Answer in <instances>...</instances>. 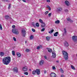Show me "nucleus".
Masks as SVG:
<instances>
[{
  "label": "nucleus",
  "mask_w": 77,
  "mask_h": 77,
  "mask_svg": "<svg viewBox=\"0 0 77 77\" xmlns=\"http://www.w3.org/2000/svg\"><path fill=\"white\" fill-rule=\"evenodd\" d=\"M2 61L3 63L5 65H8L11 62V57H7L3 58Z\"/></svg>",
  "instance_id": "f257e3e1"
},
{
  "label": "nucleus",
  "mask_w": 77,
  "mask_h": 77,
  "mask_svg": "<svg viewBox=\"0 0 77 77\" xmlns=\"http://www.w3.org/2000/svg\"><path fill=\"white\" fill-rule=\"evenodd\" d=\"M62 53L65 60H67L68 57V53L64 51H62Z\"/></svg>",
  "instance_id": "f03ea898"
},
{
  "label": "nucleus",
  "mask_w": 77,
  "mask_h": 77,
  "mask_svg": "<svg viewBox=\"0 0 77 77\" xmlns=\"http://www.w3.org/2000/svg\"><path fill=\"white\" fill-rule=\"evenodd\" d=\"M36 73L37 75L40 74V69H37L35 70H33L32 72V74H35Z\"/></svg>",
  "instance_id": "7ed1b4c3"
},
{
  "label": "nucleus",
  "mask_w": 77,
  "mask_h": 77,
  "mask_svg": "<svg viewBox=\"0 0 77 77\" xmlns=\"http://www.w3.org/2000/svg\"><path fill=\"white\" fill-rule=\"evenodd\" d=\"M12 32L13 33H14L16 35H17L19 33L18 31L15 29H13L12 30Z\"/></svg>",
  "instance_id": "20e7f679"
},
{
  "label": "nucleus",
  "mask_w": 77,
  "mask_h": 77,
  "mask_svg": "<svg viewBox=\"0 0 77 77\" xmlns=\"http://www.w3.org/2000/svg\"><path fill=\"white\" fill-rule=\"evenodd\" d=\"M22 35L24 37L26 36V30L24 29H23L22 30Z\"/></svg>",
  "instance_id": "39448f33"
},
{
  "label": "nucleus",
  "mask_w": 77,
  "mask_h": 77,
  "mask_svg": "<svg viewBox=\"0 0 77 77\" xmlns=\"http://www.w3.org/2000/svg\"><path fill=\"white\" fill-rule=\"evenodd\" d=\"M72 38L74 42H75V41H77V37L76 36H73L72 37Z\"/></svg>",
  "instance_id": "423d86ee"
},
{
  "label": "nucleus",
  "mask_w": 77,
  "mask_h": 77,
  "mask_svg": "<svg viewBox=\"0 0 77 77\" xmlns=\"http://www.w3.org/2000/svg\"><path fill=\"white\" fill-rule=\"evenodd\" d=\"M52 57L54 58H55L56 56V53H55V52L54 51L52 52Z\"/></svg>",
  "instance_id": "0eeeda50"
},
{
  "label": "nucleus",
  "mask_w": 77,
  "mask_h": 77,
  "mask_svg": "<svg viewBox=\"0 0 77 77\" xmlns=\"http://www.w3.org/2000/svg\"><path fill=\"white\" fill-rule=\"evenodd\" d=\"M22 70L23 71H27V67L25 66L22 68Z\"/></svg>",
  "instance_id": "6e6552de"
},
{
  "label": "nucleus",
  "mask_w": 77,
  "mask_h": 77,
  "mask_svg": "<svg viewBox=\"0 0 77 77\" xmlns=\"http://www.w3.org/2000/svg\"><path fill=\"white\" fill-rule=\"evenodd\" d=\"M51 77H56V75L54 73H51Z\"/></svg>",
  "instance_id": "1a4fd4ad"
},
{
  "label": "nucleus",
  "mask_w": 77,
  "mask_h": 77,
  "mask_svg": "<svg viewBox=\"0 0 77 77\" xmlns=\"http://www.w3.org/2000/svg\"><path fill=\"white\" fill-rule=\"evenodd\" d=\"M13 71L14 72H18V69L17 67H14L13 69Z\"/></svg>",
  "instance_id": "9d476101"
},
{
  "label": "nucleus",
  "mask_w": 77,
  "mask_h": 77,
  "mask_svg": "<svg viewBox=\"0 0 77 77\" xmlns=\"http://www.w3.org/2000/svg\"><path fill=\"white\" fill-rule=\"evenodd\" d=\"M39 64L41 66L42 65L44 64V61L43 60H41L39 62Z\"/></svg>",
  "instance_id": "9b49d317"
},
{
  "label": "nucleus",
  "mask_w": 77,
  "mask_h": 77,
  "mask_svg": "<svg viewBox=\"0 0 77 77\" xmlns=\"http://www.w3.org/2000/svg\"><path fill=\"white\" fill-rule=\"evenodd\" d=\"M64 46L65 47H68L69 46V44L68 43V42H66L64 43Z\"/></svg>",
  "instance_id": "f8f14e48"
},
{
  "label": "nucleus",
  "mask_w": 77,
  "mask_h": 77,
  "mask_svg": "<svg viewBox=\"0 0 77 77\" xmlns=\"http://www.w3.org/2000/svg\"><path fill=\"white\" fill-rule=\"evenodd\" d=\"M46 49H47V50H48V52H49L50 53H51V52H52V50L50 48H47Z\"/></svg>",
  "instance_id": "ddd939ff"
},
{
  "label": "nucleus",
  "mask_w": 77,
  "mask_h": 77,
  "mask_svg": "<svg viewBox=\"0 0 77 77\" xmlns=\"http://www.w3.org/2000/svg\"><path fill=\"white\" fill-rule=\"evenodd\" d=\"M65 4L67 6H69V2H68V1H65Z\"/></svg>",
  "instance_id": "4468645a"
},
{
  "label": "nucleus",
  "mask_w": 77,
  "mask_h": 77,
  "mask_svg": "<svg viewBox=\"0 0 77 77\" xmlns=\"http://www.w3.org/2000/svg\"><path fill=\"white\" fill-rule=\"evenodd\" d=\"M5 54L3 52H0V56H1V57H2V56H3Z\"/></svg>",
  "instance_id": "2eb2a0df"
},
{
  "label": "nucleus",
  "mask_w": 77,
  "mask_h": 77,
  "mask_svg": "<svg viewBox=\"0 0 77 77\" xmlns=\"http://www.w3.org/2000/svg\"><path fill=\"white\" fill-rule=\"evenodd\" d=\"M16 54L17 56H18V57H21V54H20V53L18 52H17L16 53Z\"/></svg>",
  "instance_id": "dca6fc26"
},
{
  "label": "nucleus",
  "mask_w": 77,
  "mask_h": 77,
  "mask_svg": "<svg viewBox=\"0 0 77 77\" xmlns=\"http://www.w3.org/2000/svg\"><path fill=\"white\" fill-rule=\"evenodd\" d=\"M67 20L68 21H69L70 22H72L73 21L72 20H71V19H70V18H67Z\"/></svg>",
  "instance_id": "f3484780"
},
{
  "label": "nucleus",
  "mask_w": 77,
  "mask_h": 77,
  "mask_svg": "<svg viewBox=\"0 0 77 77\" xmlns=\"http://www.w3.org/2000/svg\"><path fill=\"white\" fill-rule=\"evenodd\" d=\"M58 34H59V32H56L54 34V36H57Z\"/></svg>",
  "instance_id": "a211bd4d"
},
{
  "label": "nucleus",
  "mask_w": 77,
  "mask_h": 77,
  "mask_svg": "<svg viewBox=\"0 0 77 77\" xmlns=\"http://www.w3.org/2000/svg\"><path fill=\"white\" fill-rule=\"evenodd\" d=\"M9 16H8V15H6L5 16V18L6 19V20H8L9 19Z\"/></svg>",
  "instance_id": "6ab92c4d"
},
{
  "label": "nucleus",
  "mask_w": 77,
  "mask_h": 77,
  "mask_svg": "<svg viewBox=\"0 0 77 77\" xmlns=\"http://www.w3.org/2000/svg\"><path fill=\"white\" fill-rule=\"evenodd\" d=\"M41 26L43 28V27H45V24L44 23H43L42 25H41Z\"/></svg>",
  "instance_id": "aec40b11"
},
{
  "label": "nucleus",
  "mask_w": 77,
  "mask_h": 77,
  "mask_svg": "<svg viewBox=\"0 0 77 77\" xmlns=\"http://www.w3.org/2000/svg\"><path fill=\"white\" fill-rule=\"evenodd\" d=\"M55 24H59L60 23V21L59 20H57L55 21Z\"/></svg>",
  "instance_id": "412c9836"
},
{
  "label": "nucleus",
  "mask_w": 77,
  "mask_h": 77,
  "mask_svg": "<svg viewBox=\"0 0 77 77\" xmlns=\"http://www.w3.org/2000/svg\"><path fill=\"white\" fill-rule=\"evenodd\" d=\"M71 68H72V69H73V70H75V67L74 66H73L71 65Z\"/></svg>",
  "instance_id": "4be33fe9"
},
{
  "label": "nucleus",
  "mask_w": 77,
  "mask_h": 77,
  "mask_svg": "<svg viewBox=\"0 0 77 77\" xmlns=\"http://www.w3.org/2000/svg\"><path fill=\"white\" fill-rule=\"evenodd\" d=\"M58 11H61L62 10V8H59L57 9Z\"/></svg>",
  "instance_id": "5701e85b"
},
{
  "label": "nucleus",
  "mask_w": 77,
  "mask_h": 77,
  "mask_svg": "<svg viewBox=\"0 0 77 77\" xmlns=\"http://www.w3.org/2000/svg\"><path fill=\"white\" fill-rule=\"evenodd\" d=\"M46 7L48 8L49 11H51V8H50V7L48 5L46 6Z\"/></svg>",
  "instance_id": "b1692460"
},
{
  "label": "nucleus",
  "mask_w": 77,
  "mask_h": 77,
  "mask_svg": "<svg viewBox=\"0 0 77 77\" xmlns=\"http://www.w3.org/2000/svg\"><path fill=\"white\" fill-rule=\"evenodd\" d=\"M66 29L64 28V33L63 34H66Z\"/></svg>",
  "instance_id": "393cba45"
},
{
  "label": "nucleus",
  "mask_w": 77,
  "mask_h": 77,
  "mask_svg": "<svg viewBox=\"0 0 77 77\" xmlns=\"http://www.w3.org/2000/svg\"><path fill=\"white\" fill-rule=\"evenodd\" d=\"M12 55H13V56L15 55V51H13L12 52Z\"/></svg>",
  "instance_id": "a878e982"
},
{
  "label": "nucleus",
  "mask_w": 77,
  "mask_h": 77,
  "mask_svg": "<svg viewBox=\"0 0 77 77\" xmlns=\"http://www.w3.org/2000/svg\"><path fill=\"white\" fill-rule=\"evenodd\" d=\"M39 22L40 23H43V21L41 19H40L39 20Z\"/></svg>",
  "instance_id": "bb28decb"
},
{
  "label": "nucleus",
  "mask_w": 77,
  "mask_h": 77,
  "mask_svg": "<svg viewBox=\"0 0 77 77\" xmlns=\"http://www.w3.org/2000/svg\"><path fill=\"white\" fill-rule=\"evenodd\" d=\"M54 32V29H51V31H49V33H53Z\"/></svg>",
  "instance_id": "cd10ccee"
},
{
  "label": "nucleus",
  "mask_w": 77,
  "mask_h": 77,
  "mask_svg": "<svg viewBox=\"0 0 77 77\" xmlns=\"http://www.w3.org/2000/svg\"><path fill=\"white\" fill-rule=\"evenodd\" d=\"M46 39L47 41H49V40H50V37H49L48 36H47L46 37Z\"/></svg>",
  "instance_id": "c85d7f7f"
},
{
  "label": "nucleus",
  "mask_w": 77,
  "mask_h": 77,
  "mask_svg": "<svg viewBox=\"0 0 77 77\" xmlns=\"http://www.w3.org/2000/svg\"><path fill=\"white\" fill-rule=\"evenodd\" d=\"M33 39V35H31L30 37V39L32 40Z\"/></svg>",
  "instance_id": "c756f323"
},
{
  "label": "nucleus",
  "mask_w": 77,
  "mask_h": 77,
  "mask_svg": "<svg viewBox=\"0 0 77 77\" xmlns=\"http://www.w3.org/2000/svg\"><path fill=\"white\" fill-rule=\"evenodd\" d=\"M36 26H37V27H39V23H36Z\"/></svg>",
  "instance_id": "7c9ffc66"
},
{
  "label": "nucleus",
  "mask_w": 77,
  "mask_h": 77,
  "mask_svg": "<svg viewBox=\"0 0 77 77\" xmlns=\"http://www.w3.org/2000/svg\"><path fill=\"white\" fill-rule=\"evenodd\" d=\"M60 71L61 73H63V70H62V69H60Z\"/></svg>",
  "instance_id": "2f4dec72"
},
{
  "label": "nucleus",
  "mask_w": 77,
  "mask_h": 77,
  "mask_svg": "<svg viewBox=\"0 0 77 77\" xmlns=\"http://www.w3.org/2000/svg\"><path fill=\"white\" fill-rule=\"evenodd\" d=\"M0 29L2 30L3 29L2 28V25L1 24H0Z\"/></svg>",
  "instance_id": "473e14b6"
},
{
  "label": "nucleus",
  "mask_w": 77,
  "mask_h": 77,
  "mask_svg": "<svg viewBox=\"0 0 77 77\" xmlns=\"http://www.w3.org/2000/svg\"><path fill=\"white\" fill-rule=\"evenodd\" d=\"M28 72H24V74H25V75H28Z\"/></svg>",
  "instance_id": "72a5a7b5"
},
{
  "label": "nucleus",
  "mask_w": 77,
  "mask_h": 77,
  "mask_svg": "<svg viewBox=\"0 0 77 77\" xmlns=\"http://www.w3.org/2000/svg\"><path fill=\"white\" fill-rule=\"evenodd\" d=\"M30 51V50L28 49H26V52H29V51Z\"/></svg>",
  "instance_id": "f704fd0d"
},
{
  "label": "nucleus",
  "mask_w": 77,
  "mask_h": 77,
  "mask_svg": "<svg viewBox=\"0 0 77 77\" xmlns=\"http://www.w3.org/2000/svg\"><path fill=\"white\" fill-rule=\"evenodd\" d=\"M48 11H47L46 12H45V15H47V14H48Z\"/></svg>",
  "instance_id": "c9c22d12"
},
{
  "label": "nucleus",
  "mask_w": 77,
  "mask_h": 77,
  "mask_svg": "<svg viewBox=\"0 0 77 77\" xmlns=\"http://www.w3.org/2000/svg\"><path fill=\"white\" fill-rule=\"evenodd\" d=\"M10 8H11V4H9V6L8 7V9H10Z\"/></svg>",
  "instance_id": "e433bc0d"
},
{
  "label": "nucleus",
  "mask_w": 77,
  "mask_h": 77,
  "mask_svg": "<svg viewBox=\"0 0 77 77\" xmlns=\"http://www.w3.org/2000/svg\"><path fill=\"white\" fill-rule=\"evenodd\" d=\"M45 31V28H43L41 29L42 32H43V31Z\"/></svg>",
  "instance_id": "4c0bfd02"
},
{
  "label": "nucleus",
  "mask_w": 77,
  "mask_h": 77,
  "mask_svg": "<svg viewBox=\"0 0 77 77\" xmlns=\"http://www.w3.org/2000/svg\"><path fill=\"white\" fill-rule=\"evenodd\" d=\"M32 32H35V29L33 28L32 29Z\"/></svg>",
  "instance_id": "58836bf2"
},
{
  "label": "nucleus",
  "mask_w": 77,
  "mask_h": 77,
  "mask_svg": "<svg viewBox=\"0 0 77 77\" xmlns=\"http://www.w3.org/2000/svg\"><path fill=\"white\" fill-rule=\"evenodd\" d=\"M13 39H14V41H16V38H15V37H13Z\"/></svg>",
  "instance_id": "ea45409f"
},
{
  "label": "nucleus",
  "mask_w": 77,
  "mask_h": 77,
  "mask_svg": "<svg viewBox=\"0 0 77 77\" xmlns=\"http://www.w3.org/2000/svg\"><path fill=\"white\" fill-rule=\"evenodd\" d=\"M37 50H39V49H40V47L39 46L37 47Z\"/></svg>",
  "instance_id": "a19ab883"
},
{
  "label": "nucleus",
  "mask_w": 77,
  "mask_h": 77,
  "mask_svg": "<svg viewBox=\"0 0 77 77\" xmlns=\"http://www.w3.org/2000/svg\"><path fill=\"white\" fill-rule=\"evenodd\" d=\"M48 15L49 17H51V13H49L48 14Z\"/></svg>",
  "instance_id": "79ce46f5"
},
{
  "label": "nucleus",
  "mask_w": 77,
  "mask_h": 77,
  "mask_svg": "<svg viewBox=\"0 0 77 77\" xmlns=\"http://www.w3.org/2000/svg\"><path fill=\"white\" fill-rule=\"evenodd\" d=\"M65 12H68V10L67 9H66L65 10Z\"/></svg>",
  "instance_id": "37998d69"
},
{
  "label": "nucleus",
  "mask_w": 77,
  "mask_h": 77,
  "mask_svg": "<svg viewBox=\"0 0 77 77\" xmlns=\"http://www.w3.org/2000/svg\"><path fill=\"white\" fill-rule=\"evenodd\" d=\"M52 68L53 69H56V67L54 66H53Z\"/></svg>",
  "instance_id": "c03bdc74"
},
{
  "label": "nucleus",
  "mask_w": 77,
  "mask_h": 77,
  "mask_svg": "<svg viewBox=\"0 0 77 77\" xmlns=\"http://www.w3.org/2000/svg\"><path fill=\"white\" fill-rule=\"evenodd\" d=\"M12 27L13 28H15V25H13Z\"/></svg>",
  "instance_id": "a18cd8bd"
},
{
  "label": "nucleus",
  "mask_w": 77,
  "mask_h": 77,
  "mask_svg": "<svg viewBox=\"0 0 77 77\" xmlns=\"http://www.w3.org/2000/svg\"><path fill=\"white\" fill-rule=\"evenodd\" d=\"M61 77H64V75H61Z\"/></svg>",
  "instance_id": "49530a36"
},
{
  "label": "nucleus",
  "mask_w": 77,
  "mask_h": 77,
  "mask_svg": "<svg viewBox=\"0 0 77 77\" xmlns=\"http://www.w3.org/2000/svg\"><path fill=\"white\" fill-rule=\"evenodd\" d=\"M22 1L23 2H26V0H22Z\"/></svg>",
  "instance_id": "de8ad7c7"
},
{
  "label": "nucleus",
  "mask_w": 77,
  "mask_h": 77,
  "mask_svg": "<svg viewBox=\"0 0 77 77\" xmlns=\"http://www.w3.org/2000/svg\"><path fill=\"white\" fill-rule=\"evenodd\" d=\"M46 70H44V73L45 74L46 73Z\"/></svg>",
  "instance_id": "09e8293b"
},
{
  "label": "nucleus",
  "mask_w": 77,
  "mask_h": 77,
  "mask_svg": "<svg viewBox=\"0 0 77 77\" xmlns=\"http://www.w3.org/2000/svg\"><path fill=\"white\" fill-rule=\"evenodd\" d=\"M5 2H9V0H5Z\"/></svg>",
  "instance_id": "8fccbe9b"
},
{
  "label": "nucleus",
  "mask_w": 77,
  "mask_h": 77,
  "mask_svg": "<svg viewBox=\"0 0 77 77\" xmlns=\"http://www.w3.org/2000/svg\"><path fill=\"white\" fill-rule=\"evenodd\" d=\"M50 2V0H47V2Z\"/></svg>",
  "instance_id": "3c124183"
},
{
  "label": "nucleus",
  "mask_w": 77,
  "mask_h": 77,
  "mask_svg": "<svg viewBox=\"0 0 77 77\" xmlns=\"http://www.w3.org/2000/svg\"><path fill=\"white\" fill-rule=\"evenodd\" d=\"M44 57H45V59H47V56H45Z\"/></svg>",
  "instance_id": "603ef678"
},
{
  "label": "nucleus",
  "mask_w": 77,
  "mask_h": 77,
  "mask_svg": "<svg viewBox=\"0 0 77 77\" xmlns=\"http://www.w3.org/2000/svg\"><path fill=\"white\" fill-rule=\"evenodd\" d=\"M29 71H32V70L31 69H29Z\"/></svg>",
  "instance_id": "864d4df0"
},
{
  "label": "nucleus",
  "mask_w": 77,
  "mask_h": 77,
  "mask_svg": "<svg viewBox=\"0 0 77 77\" xmlns=\"http://www.w3.org/2000/svg\"><path fill=\"white\" fill-rule=\"evenodd\" d=\"M56 62H59V61H57Z\"/></svg>",
  "instance_id": "5fc2aeb1"
},
{
  "label": "nucleus",
  "mask_w": 77,
  "mask_h": 77,
  "mask_svg": "<svg viewBox=\"0 0 77 77\" xmlns=\"http://www.w3.org/2000/svg\"><path fill=\"white\" fill-rule=\"evenodd\" d=\"M27 42V41H25V43H26Z\"/></svg>",
  "instance_id": "6e6d98bb"
},
{
  "label": "nucleus",
  "mask_w": 77,
  "mask_h": 77,
  "mask_svg": "<svg viewBox=\"0 0 77 77\" xmlns=\"http://www.w3.org/2000/svg\"><path fill=\"white\" fill-rule=\"evenodd\" d=\"M27 0V1H29V0Z\"/></svg>",
  "instance_id": "4d7b16f0"
},
{
  "label": "nucleus",
  "mask_w": 77,
  "mask_h": 77,
  "mask_svg": "<svg viewBox=\"0 0 77 77\" xmlns=\"http://www.w3.org/2000/svg\"><path fill=\"white\" fill-rule=\"evenodd\" d=\"M20 0V1H21V0Z\"/></svg>",
  "instance_id": "13d9d810"
}]
</instances>
